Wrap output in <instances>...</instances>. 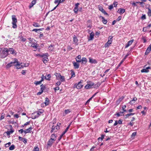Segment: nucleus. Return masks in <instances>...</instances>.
Segmentation results:
<instances>
[{
    "instance_id": "obj_8",
    "label": "nucleus",
    "mask_w": 151,
    "mask_h": 151,
    "mask_svg": "<svg viewBox=\"0 0 151 151\" xmlns=\"http://www.w3.org/2000/svg\"><path fill=\"white\" fill-rule=\"evenodd\" d=\"M40 56L43 57L42 61H43V63H47L48 60L47 55L44 54H43V55H41Z\"/></svg>"
},
{
    "instance_id": "obj_56",
    "label": "nucleus",
    "mask_w": 151,
    "mask_h": 151,
    "mask_svg": "<svg viewBox=\"0 0 151 151\" xmlns=\"http://www.w3.org/2000/svg\"><path fill=\"white\" fill-rule=\"evenodd\" d=\"M126 107V106L125 105H124V106H123L122 107V109L123 110V112H125L126 111V109H125Z\"/></svg>"
},
{
    "instance_id": "obj_7",
    "label": "nucleus",
    "mask_w": 151,
    "mask_h": 151,
    "mask_svg": "<svg viewBox=\"0 0 151 151\" xmlns=\"http://www.w3.org/2000/svg\"><path fill=\"white\" fill-rule=\"evenodd\" d=\"M55 142V141L50 139L48 140L47 144V148H48L52 146V144Z\"/></svg>"
},
{
    "instance_id": "obj_63",
    "label": "nucleus",
    "mask_w": 151,
    "mask_h": 151,
    "mask_svg": "<svg viewBox=\"0 0 151 151\" xmlns=\"http://www.w3.org/2000/svg\"><path fill=\"white\" fill-rule=\"evenodd\" d=\"M24 130H23V129H21L19 131V133H22L23 132H24Z\"/></svg>"
},
{
    "instance_id": "obj_22",
    "label": "nucleus",
    "mask_w": 151,
    "mask_h": 151,
    "mask_svg": "<svg viewBox=\"0 0 151 151\" xmlns=\"http://www.w3.org/2000/svg\"><path fill=\"white\" fill-rule=\"evenodd\" d=\"M49 99L47 98L46 97L45 98V101L44 103L45 106H46L49 105Z\"/></svg>"
},
{
    "instance_id": "obj_4",
    "label": "nucleus",
    "mask_w": 151,
    "mask_h": 151,
    "mask_svg": "<svg viewBox=\"0 0 151 151\" xmlns=\"http://www.w3.org/2000/svg\"><path fill=\"white\" fill-rule=\"evenodd\" d=\"M12 27L14 28H16L17 27V26L16 23L17 22V19L15 15H12Z\"/></svg>"
},
{
    "instance_id": "obj_51",
    "label": "nucleus",
    "mask_w": 151,
    "mask_h": 151,
    "mask_svg": "<svg viewBox=\"0 0 151 151\" xmlns=\"http://www.w3.org/2000/svg\"><path fill=\"white\" fill-rule=\"evenodd\" d=\"M150 52V51L149 50L147 49L145 52V54L146 55H147L149 54V53Z\"/></svg>"
},
{
    "instance_id": "obj_42",
    "label": "nucleus",
    "mask_w": 151,
    "mask_h": 151,
    "mask_svg": "<svg viewBox=\"0 0 151 151\" xmlns=\"http://www.w3.org/2000/svg\"><path fill=\"white\" fill-rule=\"evenodd\" d=\"M53 45H51L49 47H48V49L51 51L53 49Z\"/></svg>"
},
{
    "instance_id": "obj_46",
    "label": "nucleus",
    "mask_w": 151,
    "mask_h": 151,
    "mask_svg": "<svg viewBox=\"0 0 151 151\" xmlns=\"http://www.w3.org/2000/svg\"><path fill=\"white\" fill-rule=\"evenodd\" d=\"M22 141L25 144H26L27 142V139L25 138H24Z\"/></svg>"
},
{
    "instance_id": "obj_41",
    "label": "nucleus",
    "mask_w": 151,
    "mask_h": 151,
    "mask_svg": "<svg viewBox=\"0 0 151 151\" xmlns=\"http://www.w3.org/2000/svg\"><path fill=\"white\" fill-rule=\"evenodd\" d=\"M73 11L75 13L77 14L78 11V8L75 7Z\"/></svg>"
},
{
    "instance_id": "obj_5",
    "label": "nucleus",
    "mask_w": 151,
    "mask_h": 151,
    "mask_svg": "<svg viewBox=\"0 0 151 151\" xmlns=\"http://www.w3.org/2000/svg\"><path fill=\"white\" fill-rule=\"evenodd\" d=\"M44 112V111L41 109L40 111L37 112V114L35 115H34V114H32V115L31 117L32 119H35L38 118Z\"/></svg>"
},
{
    "instance_id": "obj_11",
    "label": "nucleus",
    "mask_w": 151,
    "mask_h": 151,
    "mask_svg": "<svg viewBox=\"0 0 151 151\" xmlns=\"http://www.w3.org/2000/svg\"><path fill=\"white\" fill-rule=\"evenodd\" d=\"M125 10L124 9L120 8L117 11V12L119 13L120 14H122L125 12Z\"/></svg>"
},
{
    "instance_id": "obj_45",
    "label": "nucleus",
    "mask_w": 151,
    "mask_h": 151,
    "mask_svg": "<svg viewBox=\"0 0 151 151\" xmlns=\"http://www.w3.org/2000/svg\"><path fill=\"white\" fill-rule=\"evenodd\" d=\"M20 39L21 40V41L23 42H25L26 40V39L25 38H24L23 37H21L20 38Z\"/></svg>"
},
{
    "instance_id": "obj_59",
    "label": "nucleus",
    "mask_w": 151,
    "mask_h": 151,
    "mask_svg": "<svg viewBox=\"0 0 151 151\" xmlns=\"http://www.w3.org/2000/svg\"><path fill=\"white\" fill-rule=\"evenodd\" d=\"M133 123L132 122H130L129 124H128V125H130L131 126H132L133 125Z\"/></svg>"
},
{
    "instance_id": "obj_57",
    "label": "nucleus",
    "mask_w": 151,
    "mask_h": 151,
    "mask_svg": "<svg viewBox=\"0 0 151 151\" xmlns=\"http://www.w3.org/2000/svg\"><path fill=\"white\" fill-rule=\"evenodd\" d=\"M61 84V82L60 81L57 82L55 84L56 86H59Z\"/></svg>"
},
{
    "instance_id": "obj_52",
    "label": "nucleus",
    "mask_w": 151,
    "mask_h": 151,
    "mask_svg": "<svg viewBox=\"0 0 151 151\" xmlns=\"http://www.w3.org/2000/svg\"><path fill=\"white\" fill-rule=\"evenodd\" d=\"M113 8V4L110 5L109 7V9L110 10L112 9Z\"/></svg>"
},
{
    "instance_id": "obj_16",
    "label": "nucleus",
    "mask_w": 151,
    "mask_h": 151,
    "mask_svg": "<svg viewBox=\"0 0 151 151\" xmlns=\"http://www.w3.org/2000/svg\"><path fill=\"white\" fill-rule=\"evenodd\" d=\"M133 41H134L133 40H131L129 41L128 42L127 44L126 45L125 47V48H127L130 45H131L133 43Z\"/></svg>"
},
{
    "instance_id": "obj_32",
    "label": "nucleus",
    "mask_w": 151,
    "mask_h": 151,
    "mask_svg": "<svg viewBox=\"0 0 151 151\" xmlns=\"http://www.w3.org/2000/svg\"><path fill=\"white\" fill-rule=\"evenodd\" d=\"M147 9L148 10V11L147 12L148 15L149 17H150L151 16V9L149 7H148Z\"/></svg>"
},
{
    "instance_id": "obj_17",
    "label": "nucleus",
    "mask_w": 151,
    "mask_h": 151,
    "mask_svg": "<svg viewBox=\"0 0 151 151\" xmlns=\"http://www.w3.org/2000/svg\"><path fill=\"white\" fill-rule=\"evenodd\" d=\"M56 135L53 134L51 135L50 139L55 141L56 139Z\"/></svg>"
},
{
    "instance_id": "obj_58",
    "label": "nucleus",
    "mask_w": 151,
    "mask_h": 151,
    "mask_svg": "<svg viewBox=\"0 0 151 151\" xmlns=\"http://www.w3.org/2000/svg\"><path fill=\"white\" fill-rule=\"evenodd\" d=\"M55 90V91L57 90H58L59 89V87L58 86H56L54 88Z\"/></svg>"
},
{
    "instance_id": "obj_40",
    "label": "nucleus",
    "mask_w": 151,
    "mask_h": 151,
    "mask_svg": "<svg viewBox=\"0 0 151 151\" xmlns=\"http://www.w3.org/2000/svg\"><path fill=\"white\" fill-rule=\"evenodd\" d=\"M141 71L142 73H147L149 72V70H147V69L145 68L142 69Z\"/></svg>"
},
{
    "instance_id": "obj_27",
    "label": "nucleus",
    "mask_w": 151,
    "mask_h": 151,
    "mask_svg": "<svg viewBox=\"0 0 151 151\" xmlns=\"http://www.w3.org/2000/svg\"><path fill=\"white\" fill-rule=\"evenodd\" d=\"M111 43L112 42H109V41H108L106 43L105 45V48L109 47L110 46V45H111Z\"/></svg>"
},
{
    "instance_id": "obj_6",
    "label": "nucleus",
    "mask_w": 151,
    "mask_h": 151,
    "mask_svg": "<svg viewBox=\"0 0 151 151\" xmlns=\"http://www.w3.org/2000/svg\"><path fill=\"white\" fill-rule=\"evenodd\" d=\"M83 81L81 80L78 83H76L74 86V88H76L78 89H79L82 88L83 86V85L82 84V83Z\"/></svg>"
},
{
    "instance_id": "obj_48",
    "label": "nucleus",
    "mask_w": 151,
    "mask_h": 151,
    "mask_svg": "<svg viewBox=\"0 0 151 151\" xmlns=\"http://www.w3.org/2000/svg\"><path fill=\"white\" fill-rule=\"evenodd\" d=\"M137 134L136 132H135L132 133V138H134V137Z\"/></svg>"
},
{
    "instance_id": "obj_31",
    "label": "nucleus",
    "mask_w": 151,
    "mask_h": 151,
    "mask_svg": "<svg viewBox=\"0 0 151 151\" xmlns=\"http://www.w3.org/2000/svg\"><path fill=\"white\" fill-rule=\"evenodd\" d=\"M134 114H135L134 113H132L128 114L125 115V118H127L129 116H132V115H134Z\"/></svg>"
},
{
    "instance_id": "obj_60",
    "label": "nucleus",
    "mask_w": 151,
    "mask_h": 151,
    "mask_svg": "<svg viewBox=\"0 0 151 151\" xmlns=\"http://www.w3.org/2000/svg\"><path fill=\"white\" fill-rule=\"evenodd\" d=\"M118 123L119 124H122V121L120 119L118 120Z\"/></svg>"
},
{
    "instance_id": "obj_14",
    "label": "nucleus",
    "mask_w": 151,
    "mask_h": 151,
    "mask_svg": "<svg viewBox=\"0 0 151 151\" xmlns=\"http://www.w3.org/2000/svg\"><path fill=\"white\" fill-rule=\"evenodd\" d=\"M9 52L10 54H14L15 53V51L12 48H10L8 49V52Z\"/></svg>"
},
{
    "instance_id": "obj_9",
    "label": "nucleus",
    "mask_w": 151,
    "mask_h": 151,
    "mask_svg": "<svg viewBox=\"0 0 151 151\" xmlns=\"http://www.w3.org/2000/svg\"><path fill=\"white\" fill-rule=\"evenodd\" d=\"M59 129V127L58 126H53L52 128V129L50 131L51 133H52L53 132H56L57 130Z\"/></svg>"
},
{
    "instance_id": "obj_25",
    "label": "nucleus",
    "mask_w": 151,
    "mask_h": 151,
    "mask_svg": "<svg viewBox=\"0 0 151 151\" xmlns=\"http://www.w3.org/2000/svg\"><path fill=\"white\" fill-rule=\"evenodd\" d=\"M100 17L101 18L102 21L103 23L104 24H106L107 22V20H106L104 17L102 16H100Z\"/></svg>"
},
{
    "instance_id": "obj_26",
    "label": "nucleus",
    "mask_w": 151,
    "mask_h": 151,
    "mask_svg": "<svg viewBox=\"0 0 151 151\" xmlns=\"http://www.w3.org/2000/svg\"><path fill=\"white\" fill-rule=\"evenodd\" d=\"M32 25L33 26L35 27H40V25L39 24L35 22H34L33 23Z\"/></svg>"
},
{
    "instance_id": "obj_49",
    "label": "nucleus",
    "mask_w": 151,
    "mask_h": 151,
    "mask_svg": "<svg viewBox=\"0 0 151 151\" xmlns=\"http://www.w3.org/2000/svg\"><path fill=\"white\" fill-rule=\"evenodd\" d=\"M113 4L114 7H116L118 5V2H117L114 1Z\"/></svg>"
},
{
    "instance_id": "obj_34",
    "label": "nucleus",
    "mask_w": 151,
    "mask_h": 151,
    "mask_svg": "<svg viewBox=\"0 0 151 151\" xmlns=\"http://www.w3.org/2000/svg\"><path fill=\"white\" fill-rule=\"evenodd\" d=\"M43 29H44V28H40V29H35L32 30V31H34L35 32H37V31L38 30L39 31H42Z\"/></svg>"
},
{
    "instance_id": "obj_62",
    "label": "nucleus",
    "mask_w": 151,
    "mask_h": 151,
    "mask_svg": "<svg viewBox=\"0 0 151 151\" xmlns=\"http://www.w3.org/2000/svg\"><path fill=\"white\" fill-rule=\"evenodd\" d=\"M124 98V97L123 96L121 97L119 99L120 101H121Z\"/></svg>"
},
{
    "instance_id": "obj_1",
    "label": "nucleus",
    "mask_w": 151,
    "mask_h": 151,
    "mask_svg": "<svg viewBox=\"0 0 151 151\" xmlns=\"http://www.w3.org/2000/svg\"><path fill=\"white\" fill-rule=\"evenodd\" d=\"M14 61L11 62L10 63H8L6 66V69H8L12 66H15L17 67V69H20L21 66L20 67V65L17 59L14 58Z\"/></svg>"
},
{
    "instance_id": "obj_29",
    "label": "nucleus",
    "mask_w": 151,
    "mask_h": 151,
    "mask_svg": "<svg viewBox=\"0 0 151 151\" xmlns=\"http://www.w3.org/2000/svg\"><path fill=\"white\" fill-rule=\"evenodd\" d=\"M55 75L56 77V78L59 79L60 77L61 76V75L59 73H56L55 74Z\"/></svg>"
},
{
    "instance_id": "obj_33",
    "label": "nucleus",
    "mask_w": 151,
    "mask_h": 151,
    "mask_svg": "<svg viewBox=\"0 0 151 151\" xmlns=\"http://www.w3.org/2000/svg\"><path fill=\"white\" fill-rule=\"evenodd\" d=\"M71 112V110L70 109H68L67 110H65V114L64 115H65L66 114H68L70 113Z\"/></svg>"
},
{
    "instance_id": "obj_13",
    "label": "nucleus",
    "mask_w": 151,
    "mask_h": 151,
    "mask_svg": "<svg viewBox=\"0 0 151 151\" xmlns=\"http://www.w3.org/2000/svg\"><path fill=\"white\" fill-rule=\"evenodd\" d=\"M90 36L89 38L88 39V40L90 41L92 40L94 36V33L93 32H92L91 33H90Z\"/></svg>"
},
{
    "instance_id": "obj_54",
    "label": "nucleus",
    "mask_w": 151,
    "mask_h": 151,
    "mask_svg": "<svg viewBox=\"0 0 151 151\" xmlns=\"http://www.w3.org/2000/svg\"><path fill=\"white\" fill-rule=\"evenodd\" d=\"M19 64L21 65L20 66V67H21V68H23V67L25 66V65L24 64H22V63H19Z\"/></svg>"
},
{
    "instance_id": "obj_19",
    "label": "nucleus",
    "mask_w": 151,
    "mask_h": 151,
    "mask_svg": "<svg viewBox=\"0 0 151 151\" xmlns=\"http://www.w3.org/2000/svg\"><path fill=\"white\" fill-rule=\"evenodd\" d=\"M73 65L74 68L75 69H78L79 68V64L77 62H74L73 63Z\"/></svg>"
},
{
    "instance_id": "obj_2",
    "label": "nucleus",
    "mask_w": 151,
    "mask_h": 151,
    "mask_svg": "<svg viewBox=\"0 0 151 151\" xmlns=\"http://www.w3.org/2000/svg\"><path fill=\"white\" fill-rule=\"evenodd\" d=\"M9 53L8 52V49L4 47L2 48L1 52L0 54V57L1 58H3L6 57Z\"/></svg>"
},
{
    "instance_id": "obj_50",
    "label": "nucleus",
    "mask_w": 151,
    "mask_h": 151,
    "mask_svg": "<svg viewBox=\"0 0 151 151\" xmlns=\"http://www.w3.org/2000/svg\"><path fill=\"white\" fill-rule=\"evenodd\" d=\"M141 19H142L143 20L145 19H146V16L145 14L143 15L141 17Z\"/></svg>"
},
{
    "instance_id": "obj_15",
    "label": "nucleus",
    "mask_w": 151,
    "mask_h": 151,
    "mask_svg": "<svg viewBox=\"0 0 151 151\" xmlns=\"http://www.w3.org/2000/svg\"><path fill=\"white\" fill-rule=\"evenodd\" d=\"M137 98L136 97H134L133 99L132 100L130 101L129 103L130 104H133L135 103L134 101H137Z\"/></svg>"
},
{
    "instance_id": "obj_64",
    "label": "nucleus",
    "mask_w": 151,
    "mask_h": 151,
    "mask_svg": "<svg viewBox=\"0 0 151 151\" xmlns=\"http://www.w3.org/2000/svg\"><path fill=\"white\" fill-rule=\"evenodd\" d=\"M122 19V17L121 16H119L118 18L116 20L118 21H120V20H121Z\"/></svg>"
},
{
    "instance_id": "obj_44",
    "label": "nucleus",
    "mask_w": 151,
    "mask_h": 151,
    "mask_svg": "<svg viewBox=\"0 0 151 151\" xmlns=\"http://www.w3.org/2000/svg\"><path fill=\"white\" fill-rule=\"evenodd\" d=\"M39 149L38 147H35L33 151H39Z\"/></svg>"
},
{
    "instance_id": "obj_55",
    "label": "nucleus",
    "mask_w": 151,
    "mask_h": 151,
    "mask_svg": "<svg viewBox=\"0 0 151 151\" xmlns=\"http://www.w3.org/2000/svg\"><path fill=\"white\" fill-rule=\"evenodd\" d=\"M148 28L147 27H144L143 29V31L144 32H146L147 31V29Z\"/></svg>"
},
{
    "instance_id": "obj_10",
    "label": "nucleus",
    "mask_w": 151,
    "mask_h": 151,
    "mask_svg": "<svg viewBox=\"0 0 151 151\" xmlns=\"http://www.w3.org/2000/svg\"><path fill=\"white\" fill-rule=\"evenodd\" d=\"M99 11H101L103 13H104L105 15H108V14L105 12L104 10V9L101 6H100L99 7Z\"/></svg>"
},
{
    "instance_id": "obj_28",
    "label": "nucleus",
    "mask_w": 151,
    "mask_h": 151,
    "mask_svg": "<svg viewBox=\"0 0 151 151\" xmlns=\"http://www.w3.org/2000/svg\"><path fill=\"white\" fill-rule=\"evenodd\" d=\"M40 91H42V92H43V91L45 89V86H44V85H43V84H42L40 86Z\"/></svg>"
},
{
    "instance_id": "obj_39",
    "label": "nucleus",
    "mask_w": 151,
    "mask_h": 151,
    "mask_svg": "<svg viewBox=\"0 0 151 151\" xmlns=\"http://www.w3.org/2000/svg\"><path fill=\"white\" fill-rule=\"evenodd\" d=\"M15 146L14 145H12L9 147V150H13L15 149Z\"/></svg>"
},
{
    "instance_id": "obj_53",
    "label": "nucleus",
    "mask_w": 151,
    "mask_h": 151,
    "mask_svg": "<svg viewBox=\"0 0 151 151\" xmlns=\"http://www.w3.org/2000/svg\"><path fill=\"white\" fill-rule=\"evenodd\" d=\"M96 148V146H93L90 149V151H94V149Z\"/></svg>"
},
{
    "instance_id": "obj_20",
    "label": "nucleus",
    "mask_w": 151,
    "mask_h": 151,
    "mask_svg": "<svg viewBox=\"0 0 151 151\" xmlns=\"http://www.w3.org/2000/svg\"><path fill=\"white\" fill-rule=\"evenodd\" d=\"M87 61V60L85 57L83 58L81 60V62L82 64H86Z\"/></svg>"
},
{
    "instance_id": "obj_37",
    "label": "nucleus",
    "mask_w": 151,
    "mask_h": 151,
    "mask_svg": "<svg viewBox=\"0 0 151 151\" xmlns=\"http://www.w3.org/2000/svg\"><path fill=\"white\" fill-rule=\"evenodd\" d=\"M113 37L112 36H109L108 37V41H109V42H112V41Z\"/></svg>"
},
{
    "instance_id": "obj_43",
    "label": "nucleus",
    "mask_w": 151,
    "mask_h": 151,
    "mask_svg": "<svg viewBox=\"0 0 151 151\" xmlns=\"http://www.w3.org/2000/svg\"><path fill=\"white\" fill-rule=\"evenodd\" d=\"M4 115H5V114L4 113H3L1 114V116L0 119V120H1L3 119L4 118Z\"/></svg>"
},
{
    "instance_id": "obj_61",
    "label": "nucleus",
    "mask_w": 151,
    "mask_h": 151,
    "mask_svg": "<svg viewBox=\"0 0 151 151\" xmlns=\"http://www.w3.org/2000/svg\"><path fill=\"white\" fill-rule=\"evenodd\" d=\"M147 49H148L150 51H151V44L148 47Z\"/></svg>"
},
{
    "instance_id": "obj_18",
    "label": "nucleus",
    "mask_w": 151,
    "mask_h": 151,
    "mask_svg": "<svg viewBox=\"0 0 151 151\" xmlns=\"http://www.w3.org/2000/svg\"><path fill=\"white\" fill-rule=\"evenodd\" d=\"M81 56L80 55H78L77 56L76 58V61L80 63L81 62Z\"/></svg>"
},
{
    "instance_id": "obj_24",
    "label": "nucleus",
    "mask_w": 151,
    "mask_h": 151,
    "mask_svg": "<svg viewBox=\"0 0 151 151\" xmlns=\"http://www.w3.org/2000/svg\"><path fill=\"white\" fill-rule=\"evenodd\" d=\"M14 131V130L13 129H10L9 131H8L6 132L7 135H9L11 134H12Z\"/></svg>"
},
{
    "instance_id": "obj_30",
    "label": "nucleus",
    "mask_w": 151,
    "mask_h": 151,
    "mask_svg": "<svg viewBox=\"0 0 151 151\" xmlns=\"http://www.w3.org/2000/svg\"><path fill=\"white\" fill-rule=\"evenodd\" d=\"M59 79L62 82H64L65 81V77L64 76H61Z\"/></svg>"
},
{
    "instance_id": "obj_38",
    "label": "nucleus",
    "mask_w": 151,
    "mask_h": 151,
    "mask_svg": "<svg viewBox=\"0 0 151 151\" xmlns=\"http://www.w3.org/2000/svg\"><path fill=\"white\" fill-rule=\"evenodd\" d=\"M71 76L70 78H71L73 77H74L75 76V72L73 70H71Z\"/></svg>"
},
{
    "instance_id": "obj_12",
    "label": "nucleus",
    "mask_w": 151,
    "mask_h": 151,
    "mask_svg": "<svg viewBox=\"0 0 151 151\" xmlns=\"http://www.w3.org/2000/svg\"><path fill=\"white\" fill-rule=\"evenodd\" d=\"M89 62L91 63L96 64L97 63V62L95 59H93L91 58H89Z\"/></svg>"
},
{
    "instance_id": "obj_47",
    "label": "nucleus",
    "mask_w": 151,
    "mask_h": 151,
    "mask_svg": "<svg viewBox=\"0 0 151 151\" xmlns=\"http://www.w3.org/2000/svg\"><path fill=\"white\" fill-rule=\"evenodd\" d=\"M41 81H36V82H35V83L36 85H39V84H41Z\"/></svg>"
},
{
    "instance_id": "obj_3",
    "label": "nucleus",
    "mask_w": 151,
    "mask_h": 151,
    "mask_svg": "<svg viewBox=\"0 0 151 151\" xmlns=\"http://www.w3.org/2000/svg\"><path fill=\"white\" fill-rule=\"evenodd\" d=\"M87 83V84L85 86V88L86 89H88L93 87L94 88L96 87V84L95 85L94 83L91 81H88Z\"/></svg>"
},
{
    "instance_id": "obj_21",
    "label": "nucleus",
    "mask_w": 151,
    "mask_h": 151,
    "mask_svg": "<svg viewBox=\"0 0 151 151\" xmlns=\"http://www.w3.org/2000/svg\"><path fill=\"white\" fill-rule=\"evenodd\" d=\"M32 127H30L28 129H26L25 131H24V132L25 133V134L30 132V131L32 130Z\"/></svg>"
},
{
    "instance_id": "obj_36",
    "label": "nucleus",
    "mask_w": 151,
    "mask_h": 151,
    "mask_svg": "<svg viewBox=\"0 0 151 151\" xmlns=\"http://www.w3.org/2000/svg\"><path fill=\"white\" fill-rule=\"evenodd\" d=\"M51 78V75L48 74L46 76H45V79L46 80H50Z\"/></svg>"
},
{
    "instance_id": "obj_23",
    "label": "nucleus",
    "mask_w": 151,
    "mask_h": 151,
    "mask_svg": "<svg viewBox=\"0 0 151 151\" xmlns=\"http://www.w3.org/2000/svg\"><path fill=\"white\" fill-rule=\"evenodd\" d=\"M73 42L75 43H77L78 40L77 37H76V35H74L73 37Z\"/></svg>"
},
{
    "instance_id": "obj_35",
    "label": "nucleus",
    "mask_w": 151,
    "mask_h": 151,
    "mask_svg": "<svg viewBox=\"0 0 151 151\" xmlns=\"http://www.w3.org/2000/svg\"><path fill=\"white\" fill-rule=\"evenodd\" d=\"M30 43L31 44V46L35 48H37V44L36 43L34 42L32 43L30 42Z\"/></svg>"
}]
</instances>
